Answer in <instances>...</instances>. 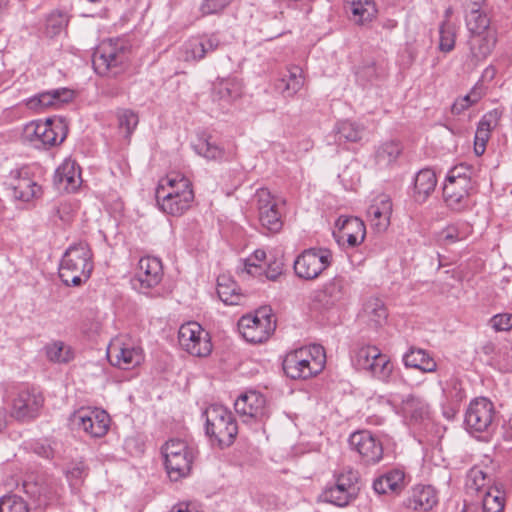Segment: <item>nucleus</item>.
Listing matches in <instances>:
<instances>
[{
    "label": "nucleus",
    "instance_id": "obj_1",
    "mask_svg": "<svg viewBox=\"0 0 512 512\" xmlns=\"http://www.w3.org/2000/svg\"><path fill=\"white\" fill-rule=\"evenodd\" d=\"M194 197L192 182L179 172H170L162 177L156 188L160 210L171 216H181L188 211Z\"/></svg>",
    "mask_w": 512,
    "mask_h": 512
},
{
    "label": "nucleus",
    "instance_id": "obj_2",
    "mask_svg": "<svg viewBox=\"0 0 512 512\" xmlns=\"http://www.w3.org/2000/svg\"><path fill=\"white\" fill-rule=\"evenodd\" d=\"M325 363L324 348L313 344L289 352L284 358L283 369L292 379H307L320 373Z\"/></svg>",
    "mask_w": 512,
    "mask_h": 512
},
{
    "label": "nucleus",
    "instance_id": "obj_3",
    "mask_svg": "<svg viewBox=\"0 0 512 512\" xmlns=\"http://www.w3.org/2000/svg\"><path fill=\"white\" fill-rule=\"evenodd\" d=\"M93 270L92 252L85 242L71 245L62 257L59 277L67 286H78L86 281Z\"/></svg>",
    "mask_w": 512,
    "mask_h": 512
},
{
    "label": "nucleus",
    "instance_id": "obj_4",
    "mask_svg": "<svg viewBox=\"0 0 512 512\" xmlns=\"http://www.w3.org/2000/svg\"><path fill=\"white\" fill-rule=\"evenodd\" d=\"M130 49L123 39L102 41L93 54V67L101 76H115L121 73L129 61Z\"/></svg>",
    "mask_w": 512,
    "mask_h": 512
},
{
    "label": "nucleus",
    "instance_id": "obj_5",
    "mask_svg": "<svg viewBox=\"0 0 512 512\" xmlns=\"http://www.w3.org/2000/svg\"><path fill=\"white\" fill-rule=\"evenodd\" d=\"M164 467L170 480L178 481L187 477L197 455L196 449L187 441L172 438L161 448Z\"/></svg>",
    "mask_w": 512,
    "mask_h": 512
},
{
    "label": "nucleus",
    "instance_id": "obj_6",
    "mask_svg": "<svg viewBox=\"0 0 512 512\" xmlns=\"http://www.w3.org/2000/svg\"><path fill=\"white\" fill-rule=\"evenodd\" d=\"M206 434L213 444L220 448L228 447L238 433L236 421L227 408L222 405H211L205 412Z\"/></svg>",
    "mask_w": 512,
    "mask_h": 512
},
{
    "label": "nucleus",
    "instance_id": "obj_7",
    "mask_svg": "<svg viewBox=\"0 0 512 512\" xmlns=\"http://www.w3.org/2000/svg\"><path fill=\"white\" fill-rule=\"evenodd\" d=\"M351 361L356 369L364 370L380 381L387 382L393 372L390 358L374 345H364L355 349Z\"/></svg>",
    "mask_w": 512,
    "mask_h": 512
},
{
    "label": "nucleus",
    "instance_id": "obj_8",
    "mask_svg": "<svg viewBox=\"0 0 512 512\" xmlns=\"http://www.w3.org/2000/svg\"><path fill=\"white\" fill-rule=\"evenodd\" d=\"M107 358L114 367L132 370L144 362L145 354L136 340L128 336H118L108 345Z\"/></svg>",
    "mask_w": 512,
    "mask_h": 512
},
{
    "label": "nucleus",
    "instance_id": "obj_9",
    "mask_svg": "<svg viewBox=\"0 0 512 512\" xmlns=\"http://www.w3.org/2000/svg\"><path fill=\"white\" fill-rule=\"evenodd\" d=\"M23 139L35 147L54 146L66 137V128L61 121L46 119L27 123L22 132Z\"/></svg>",
    "mask_w": 512,
    "mask_h": 512
},
{
    "label": "nucleus",
    "instance_id": "obj_10",
    "mask_svg": "<svg viewBox=\"0 0 512 512\" xmlns=\"http://www.w3.org/2000/svg\"><path fill=\"white\" fill-rule=\"evenodd\" d=\"M496 410L486 397L473 399L465 412L464 423L470 433L490 434L496 427Z\"/></svg>",
    "mask_w": 512,
    "mask_h": 512
},
{
    "label": "nucleus",
    "instance_id": "obj_11",
    "mask_svg": "<svg viewBox=\"0 0 512 512\" xmlns=\"http://www.w3.org/2000/svg\"><path fill=\"white\" fill-rule=\"evenodd\" d=\"M71 426L91 438L105 436L110 427L109 414L99 408L82 407L71 414Z\"/></svg>",
    "mask_w": 512,
    "mask_h": 512
},
{
    "label": "nucleus",
    "instance_id": "obj_12",
    "mask_svg": "<svg viewBox=\"0 0 512 512\" xmlns=\"http://www.w3.org/2000/svg\"><path fill=\"white\" fill-rule=\"evenodd\" d=\"M332 263V252L325 248H310L296 257L293 268L303 280L317 279Z\"/></svg>",
    "mask_w": 512,
    "mask_h": 512
},
{
    "label": "nucleus",
    "instance_id": "obj_13",
    "mask_svg": "<svg viewBox=\"0 0 512 512\" xmlns=\"http://www.w3.org/2000/svg\"><path fill=\"white\" fill-rule=\"evenodd\" d=\"M238 329L247 342L262 343L275 330V321L270 309L262 308L253 315L242 316L238 321Z\"/></svg>",
    "mask_w": 512,
    "mask_h": 512
},
{
    "label": "nucleus",
    "instance_id": "obj_14",
    "mask_svg": "<svg viewBox=\"0 0 512 512\" xmlns=\"http://www.w3.org/2000/svg\"><path fill=\"white\" fill-rule=\"evenodd\" d=\"M163 275L161 260L153 256H144L138 261L131 283L139 293L153 296V291L160 285Z\"/></svg>",
    "mask_w": 512,
    "mask_h": 512
},
{
    "label": "nucleus",
    "instance_id": "obj_15",
    "mask_svg": "<svg viewBox=\"0 0 512 512\" xmlns=\"http://www.w3.org/2000/svg\"><path fill=\"white\" fill-rule=\"evenodd\" d=\"M180 347L192 356L206 357L212 351L209 333L194 321L184 323L178 331Z\"/></svg>",
    "mask_w": 512,
    "mask_h": 512
},
{
    "label": "nucleus",
    "instance_id": "obj_16",
    "mask_svg": "<svg viewBox=\"0 0 512 512\" xmlns=\"http://www.w3.org/2000/svg\"><path fill=\"white\" fill-rule=\"evenodd\" d=\"M358 473L347 469L335 477V483L327 487L321 494L323 501L339 507L348 505L357 495Z\"/></svg>",
    "mask_w": 512,
    "mask_h": 512
},
{
    "label": "nucleus",
    "instance_id": "obj_17",
    "mask_svg": "<svg viewBox=\"0 0 512 512\" xmlns=\"http://www.w3.org/2000/svg\"><path fill=\"white\" fill-rule=\"evenodd\" d=\"M255 199L261 226L270 233H278L283 227V213L279 200L266 188L258 189Z\"/></svg>",
    "mask_w": 512,
    "mask_h": 512
},
{
    "label": "nucleus",
    "instance_id": "obj_18",
    "mask_svg": "<svg viewBox=\"0 0 512 512\" xmlns=\"http://www.w3.org/2000/svg\"><path fill=\"white\" fill-rule=\"evenodd\" d=\"M218 33H203L188 38L180 47L179 57L185 62H199L220 48Z\"/></svg>",
    "mask_w": 512,
    "mask_h": 512
},
{
    "label": "nucleus",
    "instance_id": "obj_19",
    "mask_svg": "<svg viewBox=\"0 0 512 512\" xmlns=\"http://www.w3.org/2000/svg\"><path fill=\"white\" fill-rule=\"evenodd\" d=\"M349 444L365 465H375L383 459L382 442L368 430L356 431L351 434Z\"/></svg>",
    "mask_w": 512,
    "mask_h": 512
},
{
    "label": "nucleus",
    "instance_id": "obj_20",
    "mask_svg": "<svg viewBox=\"0 0 512 512\" xmlns=\"http://www.w3.org/2000/svg\"><path fill=\"white\" fill-rule=\"evenodd\" d=\"M475 182L471 178H459L456 181L445 180L443 197L446 205L454 211H463L471 205V192Z\"/></svg>",
    "mask_w": 512,
    "mask_h": 512
},
{
    "label": "nucleus",
    "instance_id": "obj_21",
    "mask_svg": "<svg viewBox=\"0 0 512 512\" xmlns=\"http://www.w3.org/2000/svg\"><path fill=\"white\" fill-rule=\"evenodd\" d=\"M24 489L37 506L46 507L58 499L62 487L53 478H41L35 482H25Z\"/></svg>",
    "mask_w": 512,
    "mask_h": 512
},
{
    "label": "nucleus",
    "instance_id": "obj_22",
    "mask_svg": "<svg viewBox=\"0 0 512 512\" xmlns=\"http://www.w3.org/2000/svg\"><path fill=\"white\" fill-rule=\"evenodd\" d=\"M44 398L35 389L20 390L13 400L12 415L19 420L36 417L43 406Z\"/></svg>",
    "mask_w": 512,
    "mask_h": 512
},
{
    "label": "nucleus",
    "instance_id": "obj_23",
    "mask_svg": "<svg viewBox=\"0 0 512 512\" xmlns=\"http://www.w3.org/2000/svg\"><path fill=\"white\" fill-rule=\"evenodd\" d=\"M74 92L67 88L53 89L39 93L26 101V106L36 112L45 109H59L64 104L71 102Z\"/></svg>",
    "mask_w": 512,
    "mask_h": 512
},
{
    "label": "nucleus",
    "instance_id": "obj_24",
    "mask_svg": "<svg viewBox=\"0 0 512 512\" xmlns=\"http://www.w3.org/2000/svg\"><path fill=\"white\" fill-rule=\"evenodd\" d=\"M235 411L246 419L261 420L267 415L266 398L257 391L241 394L234 403Z\"/></svg>",
    "mask_w": 512,
    "mask_h": 512
},
{
    "label": "nucleus",
    "instance_id": "obj_25",
    "mask_svg": "<svg viewBox=\"0 0 512 512\" xmlns=\"http://www.w3.org/2000/svg\"><path fill=\"white\" fill-rule=\"evenodd\" d=\"M392 207L391 198L386 194H379L372 199L367 209V218L374 230L377 232L387 230L390 225Z\"/></svg>",
    "mask_w": 512,
    "mask_h": 512
},
{
    "label": "nucleus",
    "instance_id": "obj_26",
    "mask_svg": "<svg viewBox=\"0 0 512 512\" xmlns=\"http://www.w3.org/2000/svg\"><path fill=\"white\" fill-rule=\"evenodd\" d=\"M349 295V283L342 276H335L316 292L315 300L324 307H331L346 300Z\"/></svg>",
    "mask_w": 512,
    "mask_h": 512
},
{
    "label": "nucleus",
    "instance_id": "obj_27",
    "mask_svg": "<svg viewBox=\"0 0 512 512\" xmlns=\"http://www.w3.org/2000/svg\"><path fill=\"white\" fill-rule=\"evenodd\" d=\"M10 185L15 200L28 203L42 195V187L29 176L26 169L18 170Z\"/></svg>",
    "mask_w": 512,
    "mask_h": 512
},
{
    "label": "nucleus",
    "instance_id": "obj_28",
    "mask_svg": "<svg viewBox=\"0 0 512 512\" xmlns=\"http://www.w3.org/2000/svg\"><path fill=\"white\" fill-rule=\"evenodd\" d=\"M82 183L80 168L74 160L65 159L56 169L54 184L60 191L74 192Z\"/></svg>",
    "mask_w": 512,
    "mask_h": 512
},
{
    "label": "nucleus",
    "instance_id": "obj_29",
    "mask_svg": "<svg viewBox=\"0 0 512 512\" xmlns=\"http://www.w3.org/2000/svg\"><path fill=\"white\" fill-rule=\"evenodd\" d=\"M340 232V238L347 242L348 246L355 247L361 244L366 235L364 222L352 216H340L336 222Z\"/></svg>",
    "mask_w": 512,
    "mask_h": 512
},
{
    "label": "nucleus",
    "instance_id": "obj_30",
    "mask_svg": "<svg viewBox=\"0 0 512 512\" xmlns=\"http://www.w3.org/2000/svg\"><path fill=\"white\" fill-rule=\"evenodd\" d=\"M497 43V32L469 35V59L474 64L484 61L492 53Z\"/></svg>",
    "mask_w": 512,
    "mask_h": 512
},
{
    "label": "nucleus",
    "instance_id": "obj_31",
    "mask_svg": "<svg viewBox=\"0 0 512 512\" xmlns=\"http://www.w3.org/2000/svg\"><path fill=\"white\" fill-rule=\"evenodd\" d=\"M405 486V473L398 468L384 473L373 482L377 494H399Z\"/></svg>",
    "mask_w": 512,
    "mask_h": 512
},
{
    "label": "nucleus",
    "instance_id": "obj_32",
    "mask_svg": "<svg viewBox=\"0 0 512 512\" xmlns=\"http://www.w3.org/2000/svg\"><path fill=\"white\" fill-rule=\"evenodd\" d=\"M403 364L406 368L420 370L423 373H433L437 370V362L425 349L411 347L403 355Z\"/></svg>",
    "mask_w": 512,
    "mask_h": 512
},
{
    "label": "nucleus",
    "instance_id": "obj_33",
    "mask_svg": "<svg viewBox=\"0 0 512 512\" xmlns=\"http://www.w3.org/2000/svg\"><path fill=\"white\" fill-rule=\"evenodd\" d=\"M304 85V74L300 67H290L275 83V89L285 98L294 97Z\"/></svg>",
    "mask_w": 512,
    "mask_h": 512
},
{
    "label": "nucleus",
    "instance_id": "obj_34",
    "mask_svg": "<svg viewBox=\"0 0 512 512\" xmlns=\"http://www.w3.org/2000/svg\"><path fill=\"white\" fill-rule=\"evenodd\" d=\"M242 94V85L235 78L217 79L213 83L212 95L220 104H229Z\"/></svg>",
    "mask_w": 512,
    "mask_h": 512
},
{
    "label": "nucleus",
    "instance_id": "obj_35",
    "mask_svg": "<svg viewBox=\"0 0 512 512\" xmlns=\"http://www.w3.org/2000/svg\"><path fill=\"white\" fill-rule=\"evenodd\" d=\"M437 185L436 173L429 168L420 170L414 179L413 197L416 202L424 203L434 192Z\"/></svg>",
    "mask_w": 512,
    "mask_h": 512
},
{
    "label": "nucleus",
    "instance_id": "obj_36",
    "mask_svg": "<svg viewBox=\"0 0 512 512\" xmlns=\"http://www.w3.org/2000/svg\"><path fill=\"white\" fill-rule=\"evenodd\" d=\"M465 20L469 35L496 32L487 13L476 5L468 11Z\"/></svg>",
    "mask_w": 512,
    "mask_h": 512
},
{
    "label": "nucleus",
    "instance_id": "obj_37",
    "mask_svg": "<svg viewBox=\"0 0 512 512\" xmlns=\"http://www.w3.org/2000/svg\"><path fill=\"white\" fill-rule=\"evenodd\" d=\"M497 112L485 114L480 120L474 137V152L477 156L484 154L492 128L497 125Z\"/></svg>",
    "mask_w": 512,
    "mask_h": 512
},
{
    "label": "nucleus",
    "instance_id": "obj_38",
    "mask_svg": "<svg viewBox=\"0 0 512 512\" xmlns=\"http://www.w3.org/2000/svg\"><path fill=\"white\" fill-rule=\"evenodd\" d=\"M345 8L351 19L358 24L370 22L377 13L373 0H345Z\"/></svg>",
    "mask_w": 512,
    "mask_h": 512
},
{
    "label": "nucleus",
    "instance_id": "obj_39",
    "mask_svg": "<svg viewBox=\"0 0 512 512\" xmlns=\"http://www.w3.org/2000/svg\"><path fill=\"white\" fill-rule=\"evenodd\" d=\"M401 412L405 418L418 422L429 417L430 407L422 398L409 395L402 401Z\"/></svg>",
    "mask_w": 512,
    "mask_h": 512
},
{
    "label": "nucleus",
    "instance_id": "obj_40",
    "mask_svg": "<svg viewBox=\"0 0 512 512\" xmlns=\"http://www.w3.org/2000/svg\"><path fill=\"white\" fill-rule=\"evenodd\" d=\"M402 145L397 140L383 142L375 152V161L379 168H386L394 164L402 153Z\"/></svg>",
    "mask_w": 512,
    "mask_h": 512
},
{
    "label": "nucleus",
    "instance_id": "obj_41",
    "mask_svg": "<svg viewBox=\"0 0 512 512\" xmlns=\"http://www.w3.org/2000/svg\"><path fill=\"white\" fill-rule=\"evenodd\" d=\"M437 494L431 486H417L409 500V505L415 510L428 511L437 504Z\"/></svg>",
    "mask_w": 512,
    "mask_h": 512
},
{
    "label": "nucleus",
    "instance_id": "obj_42",
    "mask_svg": "<svg viewBox=\"0 0 512 512\" xmlns=\"http://www.w3.org/2000/svg\"><path fill=\"white\" fill-rule=\"evenodd\" d=\"M217 294L226 305H239L243 298L236 282L226 276L218 277Z\"/></svg>",
    "mask_w": 512,
    "mask_h": 512
},
{
    "label": "nucleus",
    "instance_id": "obj_43",
    "mask_svg": "<svg viewBox=\"0 0 512 512\" xmlns=\"http://www.w3.org/2000/svg\"><path fill=\"white\" fill-rule=\"evenodd\" d=\"M458 33V26L450 21L449 11L446 12V19L439 27V50L444 53L451 52L455 47Z\"/></svg>",
    "mask_w": 512,
    "mask_h": 512
},
{
    "label": "nucleus",
    "instance_id": "obj_44",
    "mask_svg": "<svg viewBox=\"0 0 512 512\" xmlns=\"http://www.w3.org/2000/svg\"><path fill=\"white\" fill-rule=\"evenodd\" d=\"M466 487L468 492H474L480 497L485 494L489 487L493 486L490 477L483 470L472 468L467 475Z\"/></svg>",
    "mask_w": 512,
    "mask_h": 512
},
{
    "label": "nucleus",
    "instance_id": "obj_45",
    "mask_svg": "<svg viewBox=\"0 0 512 512\" xmlns=\"http://www.w3.org/2000/svg\"><path fill=\"white\" fill-rule=\"evenodd\" d=\"M481 499L483 512H503L505 506L504 491L499 487H489Z\"/></svg>",
    "mask_w": 512,
    "mask_h": 512
},
{
    "label": "nucleus",
    "instance_id": "obj_46",
    "mask_svg": "<svg viewBox=\"0 0 512 512\" xmlns=\"http://www.w3.org/2000/svg\"><path fill=\"white\" fill-rule=\"evenodd\" d=\"M471 232L472 227L465 223L449 225L439 233L438 241L445 245L453 244L465 240Z\"/></svg>",
    "mask_w": 512,
    "mask_h": 512
},
{
    "label": "nucleus",
    "instance_id": "obj_47",
    "mask_svg": "<svg viewBox=\"0 0 512 512\" xmlns=\"http://www.w3.org/2000/svg\"><path fill=\"white\" fill-rule=\"evenodd\" d=\"M442 391L447 403L450 405L451 415H453L461 401L465 398L462 384L458 379H450L442 388Z\"/></svg>",
    "mask_w": 512,
    "mask_h": 512
},
{
    "label": "nucleus",
    "instance_id": "obj_48",
    "mask_svg": "<svg viewBox=\"0 0 512 512\" xmlns=\"http://www.w3.org/2000/svg\"><path fill=\"white\" fill-rule=\"evenodd\" d=\"M364 314L374 326H381L388 316L387 309L380 299L368 300L364 305Z\"/></svg>",
    "mask_w": 512,
    "mask_h": 512
},
{
    "label": "nucleus",
    "instance_id": "obj_49",
    "mask_svg": "<svg viewBox=\"0 0 512 512\" xmlns=\"http://www.w3.org/2000/svg\"><path fill=\"white\" fill-rule=\"evenodd\" d=\"M46 355L50 361L57 363H67L74 358L72 348L62 341H55L47 345Z\"/></svg>",
    "mask_w": 512,
    "mask_h": 512
},
{
    "label": "nucleus",
    "instance_id": "obj_50",
    "mask_svg": "<svg viewBox=\"0 0 512 512\" xmlns=\"http://www.w3.org/2000/svg\"><path fill=\"white\" fill-rule=\"evenodd\" d=\"M336 133L339 141L357 142L362 138L363 128L355 122L342 121L337 125Z\"/></svg>",
    "mask_w": 512,
    "mask_h": 512
},
{
    "label": "nucleus",
    "instance_id": "obj_51",
    "mask_svg": "<svg viewBox=\"0 0 512 512\" xmlns=\"http://www.w3.org/2000/svg\"><path fill=\"white\" fill-rule=\"evenodd\" d=\"M66 478L72 488L78 487L87 476V467L83 461H74L65 469Z\"/></svg>",
    "mask_w": 512,
    "mask_h": 512
},
{
    "label": "nucleus",
    "instance_id": "obj_52",
    "mask_svg": "<svg viewBox=\"0 0 512 512\" xmlns=\"http://www.w3.org/2000/svg\"><path fill=\"white\" fill-rule=\"evenodd\" d=\"M195 150L209 160H220L224 156V150L210 139L200 140L195 146Z\"/></svg>",
    "mask_w": 512,
    "mask_h": 512
},
{
    "label": "nucleus",
    "instance_id": "obj_53",
    "mask_svg": "<svg viewBox=\"0 0 512 512\" xmlns=\"http://www.w3.org/2000/svg\"><path fill=\"white\" fill-rule=\"evenodd\" d=\"M29 508L24 499L15 494L0 498V512H28Z\"/></svg>",
    "mask_w": 512,
    "mask_h": 512
},
{
    "label": "nucleus",
    "instance_id": "obj_54",
    "mask_svg": "<svg viewBox=\"0 0 512 512\" xmlns=\"http://www.w3.org/2000/svg\"><path fill=\"white\" fill-rule=\"evenodd\" d=\"M118 123L121 131L129 137L139 123L138 114L130 109H123L118 112Z\"/></svg>",
    "mask_w": 512,
    "mask_h": 512
},
{
    "label": "nucleus",
    "instance_id": "obj_55",
    "mask_svg": "<svg viewBox=\"0 0 512 512\" xmlns=\"http://www.w3.org/2000/svg\"><path fill=\"white\" fill-rule=\"evenodd\" d=\"M233 0H202L200 12L202 16L221 13Z\"/></svg>",
    "mask_w": 512,
    "mask_h": 512
},
{
    "label": "nucleus",
    "instance_id": "obj_56",
    "mask_svg": "<svg viewBox=\"0 0 512 512\" xmlns=\"http://www.w3.org/2000/svg\"><path fill=\"white\" fill-rule=\"evenodd\" d=\"M490 325L495 331H508L512 328V314L502 313L490 319Z\"/></svg>",
    "mask_w": 512,
    "mask_h": 512
},
{
    "label": "nucleus",
    "instance_id": "obj_57",
    "mask_svg": "<svg viewBox=\"0 0 512 512\" xmlns=\"http://www.w3.org/2000/svg\"><path fill=\"white\" fill-rule=\"evenodd\" d=\"M239 269V274L243 278L257 277L261 278L264 275V266L262 264L243 263Z\"/></svg>",
    "mask_w": 512,
    "mask_h": 512
},
{
    "label": "nucleus",
    "instance_id": "obj_58",
    "mask_svg": "<svg viewBox=\"0 0 512 512\" xmlns=\"http://www.w3.org/2000/svg\"><path fill=\"white\" fill-rule=\"evenodd\" d=\"M459 178H471V169L470 167L464 165V164H461V165H458V166H455L454 168H452L447 177H446V180L448 181H456L458 180Z\"/></svg>",
    "mask_w": 512,
    "mask_h": 512
},
{
    "label": "nucleus",
    "instance_id": "obj_59",
    "mask_svg": "<svg viewBox=\"0 0 512 512\" xmlns=\"http://www.w3.org/2000/svg\"><path fill=\"white\" fill-rule=\"evenodd\" d=\"M473 103L470 102V99L469 97H467L466 95L463 96V97H460V98H457L452 107H451V112L452 114L454 115H459L461 114L462 112H464L465 110H467L470 106H472Z\"/></svg>",
    "mask_w": 512,
    "mask_h": 512
},
{
    "label": "nucleus",
    "instance_id": "obj_60",
    "mask_svg": "<svg viewBox=\"0 0 512 512\" xmlns=\"http://www.w3.org/2000/svg\"><path fill=\"white\" fill-rule=\"evenodd\" d=\"M357 76L359 80L372 82L377 77V69L375 65L363 67L357 72Z\"/></svg>",
    "mask_w": 512,
    "mask_h": 512
},
{
    "label": "nucleus",
    "instance_id": "obj_61",
    "mask_svg": "<svg viewBox=\"0 0 512 512\" xmlns=\"http://www.w3.org/2000/svg\"><path fill=\"white\" fill-rule=\"evenodd\" d=\"M266 260V252L262 249H257L254 251L253 254H251L249 257H247L245 260H243V263H253V264H262Z\"/></svg>",
    "mask_w": 512,
    "mask_h": 512
},
{
    "label": "nucleus",
    "instance_id": "obj_62",
    "mask_svg": "<svg viewBox=\"0 0 512 512\" xmlns=\"http://www.w3.org/2000/svg\"><path fill=\"white\" fill-rule=\"evenodd\" d=\"M282 273V267L281 265H275L273 266L270 264L267 269L264 268V275L268 280L275 281Z\"/></svg>",
    "mask_w": 512,
    "mask_h": 512
},
{
    "label": "nucleus",
    "instance_id": "obj_63",
    "mask_svg": "<svg viewBox=\"0 0 512 512\" xmlns=\"http://www.w3.org/2000/svg\"><path fill=\"white\" fill-rule=\"evenodd\" d=\"M484 95V90L481 85H475L471 91L466 95L469 97L470 102L473 104L477 103Z\"/></svg>",
    "mask_w": 512,
    "mask_h": 512
},
{
    "label": "nucleus",
    "instance_id": "obj_64",
    "mask_svg": "<svg viewBox=\"0 0 512 512\" xmlns=\"http://www.w3.org/2000/svg\"><path fill=\"white\" fill-rule=\"evenodd\" d=\"M170 512H199L194 504L179 503L172 508Z\"/></svg>",
    "mask_w": 512,
    "mask_h": 512
}]
</instances>
